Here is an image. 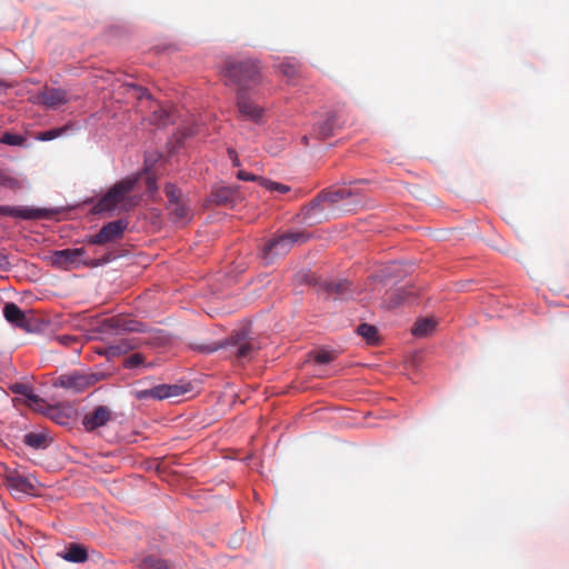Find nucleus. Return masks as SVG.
<instances>
[{
  "label": "nucleus",
  "instance_id": "nucleus-38",
  "mask_svg": "<svg viewBox=\"0 0 569 569\" xmlns=\"http://www.w3.org/2000/svg\"><path fill=\"white\" fill-rule=\"evenodd\" d=\"M228 156L233 164V167H239L240 166V160L238 158V153L236 152L234 149H228Z\"/></svg>",
  "mask_w": 569,
  "mask_h": 569
},
{
  "label": "nucleus",
  "instance_id": "nucleus-2",
  "mask_svg": "<svg viewBox=\"0 0 569 569\" xmlns=\"http://www.w3.org/2000/svg\"><path fill=\"white\" fill-rule=\"evenodd\" d=\"M136 178H126L113 184L108 192L96 203L93 211L96 213L109 212L113 210L129 211L137 201L130 197L134 186Z\"/></svg>",
  "mask_w": 569,
  "mask_h": 569
},
{
  "label": "nucleus",
  "instance_id": "nucleus-30",
  "mask_svg": "<svg viewBox=\"0 0 569 569\" xmlns=\"http://www.w3.org/2000/svg\"><path fill=\"white\" fill-rule=\"evenodd\" d=\"M143 362L144 357L141 353H132L124 359L123 367L128 369H134L140 367Z\"/></svg>",
  "mask_w": 569,
  "mask_h": 569
},
{
  "label": "nucleus",
  "instance_id": "nucleus-7",
  "mask_svg": "<svg viewBox=\"0 0 569 569\" xmlns=\"http://www.w3.org/2000/svg\"><path fill=\"white\" fill-rule=\"evenodd\" d=\"M349 198H353L357 202L360 199V192L358 189L351 187H339L331 188L327 191H322L319 193L311 202L310 208L317 209L320 208L323 202H328L330 204L339 203L340 201H345Z\"/></svg>",
  "mask_w": 569,
  "mask_h": 569
},
{
  "label": "nucleus",
  "instance_id": "nucleus-13",
  "mask_svg": "<svg viewBox=\"0 0 569 569\" xmlns=\"http://www.w3.org/2000/svg\"><path fill=\"white\" fill-rule=\"evenodd\" d=\"M0 216H11L21 219H40L46 217V212L42 209L34 208H14L9 206H0Z\"/></svg>",
  "mask_w": 569,
  "mask_h": 569
},
{
  "label": "nucleus",
  "instance_id": "nucleus-23",
  "mask_svg": "<svg viewBox=\"0 0 569 569\" xmlns=\"http://www.w3.org/2000/svg\"><path fill=\"white\" fill-rule=\"evenodd\" d=\"M10 390L16 395H21L26 397L31 403H39L41 402V398L33 393L32 389L24 383H14L10 387Z\"/></svg>",
  "mask_w": 569,
  "mask_h": 569
},
{
  "label": "nucleus",
  "instance_id": "nucleus-36",
  "mask_svg": "<svg viewBox=\"0 0 569 569\" xmlns=\"http://www.w3.org/2000/svg\"><path fill=\"white\" fill-rule=\"evenodd\" d=\"M237 178L243 181H260V183H262L263 180V178L254 176L243 170L238 171Z\"/></svg>",
  "mask_w": 569,
  "mask_h": 569
},
{
  "label": "nucleus",
  "instance_id": "nucleus-3",
  "mask_svg": "<svg viewBox=\"0 0 569 569\" xmlns=\"http://www.w3.org/2000/svg\"><path fill=\"white\" fill-rule=\"evenodd\" d=\"M84 248L62 249L53 251L51 254V263L57 268L71 270L80 264L87 267H99L112 261L116 257L112 252L103 254L101 258L90 259L86 257Z\"/></svg>",
  "mask_w": 569,
  "mask_h": 569
},
{
  "label": "nucleus",
  "instance_id": "nucleus-28",
  "mask_svg": "<svg viewBox=\"0 0 569 569\" xmlns=\"http://www.w3.org/2000/svg\"><path fill=\"white\" fill-rule=\"evenodd\" d=\"M164 193L168 199V204H171L173 202H178L182 200V193L180 189H178L172 183H167L164 187Z\"/></svg>",
  "mask_w": 569,
  "mask_h": 569
},
{
  "label": "nucleus",
  "instance_id": "nucleus-41",
  "mask_svg": "<svg viewBox=\"0 0 569 569\" xmlns=\"http://www.w3.org/2000/svg\"><path fill=\"white\" fill-rule=\"evenodd\" d=\"M153 184H154V181H150V182H149V188H152V187H153Z\"/></svg>",
  "mask_w": 569,
  "mask_h": 569
},
{
  "label": "nucleus",
  "instance_id": "nucleus-40",
  "mask_svg": "<svg viewBox=\"0 0 569 569\" xmlns=\"http://www.w3.org/2000/svg\"><path fill=\"white\" fill-rule=\"evenodd\" d=\"M309 138L307 136L302 137V142L308 146Z\"/></svg>",
  "mask_w": 569,
  "mask_h": 569
},
{
  "label": "nucleus",
  "instance_id": "nucleus-25",
  "mask_svg": "<svg viewBox=\"0 0 569 569\" xmlns=\"http://www.w3.org/2000/svg\"><path fill=\"white\" fill-rule=\"evenodd\" d=\"M350 282L347 280H338L327 282L325 286V290L328 293H336L339 297H343L346 292L349 290Z\"/></svg>",
  "mask_w": 569,
  "mask_h": 569
},
{
  "label": "nucleus",
  "instance_id": "nucleus-14",
  "mask_svg": "<svg viewBox=\"0 0 569 569\" xmlns=\"http://www.w3.org/2000/svg\"><path fill=\"white\" fill-rule=\"evenodd\" d=\"M3 316L7 321L16 327L21 329H27L29 327V321L24 312L13 302H9L4 306Z\"/></svg>",
  "mask_w": 569,
  "mask_h": 569
},
{
  "label": "nucleus",
  "instance_id": "nucleus-17",
  "mask_svg": "<svg viewBox=\"0 0 569 569\" xmlns=\"http://www.w3.org/2000/svg\"><path fill=\"white\" fill-rule=\"evenodd\" d=\"M61 557L69 562L82 563L88 560V551L84 546L80 543H70Z\"/></svg>",
  "mask_w": 569,
  "mask_h": 569
},
{
  "label": "nucleus",
  "instance_id": "nucleus-11",
  "mask_svg": "<svg viewBox=\"0 0 569 569\" xmlns=\"http://www.w3.org/2000/svg\"><path fill=\"white\" fill-rule=\"evenodd\" d=\"M111 419V411L106 406H98L83 417L82 423L87 431H93L104 426Z\"/></svg>",
  "mask_w": 569,
  "mask_h": 569
},
{
  "label": "nucleus",
  "instance_id": "nucleus-16",
  "mask_svg": "<svg viewBox=\"0 0 569 569\" xmlns=\"http://www.w3.org/2000/svg\"><path fill=\"white\" fill-rule=\"evenodd\" d=\"M236 196L237 189L223 186L211 191L210 200L218 206H229L233 203Z\"/></svg>",
  "mask_w": 569,
  "mask_h": 569
},
{
  "label": "nucleus",
  "instance_id": "nucleus-21",
  "mask_svg": "<svg viewBox=\"0 0 569 569\" xmlns=\"http://www.w3.org/2000/svg\"><path fill=\"white\" fill-rule=\"evenodd\" d=\"M436 320L431 318H423L418 320L411 329L413 336L418 338L427 337L433 332L436 328Z\"/></svg>",
  "mask_w": 569,
  "mask_h": 569
},
{
  "label": "nucleus",
  "instance_id": "nucleus-29",
  "mask_svg": "<svg viewBox=\"0 0 569 569\" xmlns=\"http://www.w3.org/2000/svg\"><path fill=\"white\" fill-rule=\"evenodd\" d=\"M26 139L20 134H14L10 132H6L0 138V143L9 144V146H22Z\"/></svg>",
  "mask_w": 569,
  "mask_h": 569
},
{
  "label": "nucleus",
  "instance_id": "nucleus-1",
  "mask_svg": "<svg viewBox=\"0 0 569 569\" xmlns=\"http://www.w3.org/2000/svg\"><path fill=\"white\" fill-rule=\"evenodd\" d=\"M221 74L227 84L237 87V94L257 92L256 89L263 81L260 64L253 59H226Z\"/></svg>",
  "mask_w": 569,
  "mask_h": 569
},
{
  "label": "nucleus",
  "instance_id": "nucleus-31",
  "mask_svg": "<svg viewBox=\"0 0 569 569\" xmlns=\"http://www.w3.org/2000/svg\"><path fill=\"white\" fill-rule=\"evenodd\" d=\"M133 348V345L127 341H120L119 343L112 345L109 347L108 351L111 356H118L121 353H126L130 349Z\"/></svg>",
  "mask_w": 569,
  "mask_h": 569
},
{
  "label": "nucleus",
  "instance_id": "nucleus-33",
  "mask_svg": "<svg viewBox=\"0 0 569 569\" xmlns=\"http://www.w3.org/2000/svg\"><path fill=\"white\" fill-rule=\"evenodd\" d=\"M66 130H67V128L50 129V130L41 132L39 134L38 139H40L42 141H50V140H53V139L58 138L59 136H61L62 132H64Z\"/></svg>",
  "mask_w": 569,
  "mask_h": 569
},
{
  "label": "nucleus",
  "instance_id": "nucleus-39",
  "mask_svg": "<svg viewBox=\"0 0 569 569\" xmlns=\"http://www.w3.org/2000/svg\"><path fill=\"white\" fill-rule=\"evenodd\" d=\"M196 348L201 352L210 353V352H213L214 350H217L219 348V346L200 345V346H196Z\"/></svg>",
  "mask_w": 569,
  "mask_h": 569
},
{
  "label": "nucleus",
  "instance_id": "nucleus-15",
  "mask_svg": "<svg viewBox=\"0 0 569 569\" xmlns=\"http://www.w3.org/2000/svg\"><path fill=\"white\" fill-rule=\"evenodd\" d=\"M234 351L233 355L238 361L250 360L257 350V346L252 340L244 338H238L233 342Z\"/></svg>",
  "mask_w": 569,
  "mask_h": 569
},
{
  "label": "nucleus",
  "instance_id": "nucleus-9",
  "mask_svg": "<svg viewBox=\"0 0 569 569\" xmlns=\"http://www.w3.org/2000/svg\"><path fill=\"white\" fill-rule=\"evenodd\" d=\"M98 380V376L94 373H82L74 371L60 376L54 382V386L80 392L94 385Z\"/></svg>",
  "mask_w": 569,
  "mask_h": 569
},
{
  "label": "nucleus",
  "instance_id": "nucleus-35",
  "mask_svg": "<svg viewBox=\"0 0 569 569\" xmlns=\"http://www.w3.org/2000/svg\"><path fill=\"white\" fill-rule=\"evenodd\" d=\"M261 184L263 187H266L267 189H269V190H277V191H279L281 193H284V192L289 191V187L288 186H284V184H281V183H278V182H273V181H270V180H267V179H263Z\"/></svg>",
  "mask_w": 569,
  "mask_h": 569
},
{
  "label": "nucleus",
  "instance_id": "nucleus-6",
  "mask_svg": "<svg viewBox=\"0 0 569 569\" xmlns=\"http://www.w3.org/2000/svg\"><path fill=\"white\" fill-rule=\"evenodd\" d=\"M0 477L7 488L16 493L34 495L37 491L36 480L30 476H23L17 469L1 466Z\"/></svg>",
  "mask_w": 569,
  "mask_h": 569
},
{
  "label": "nucleus",
  "instance_id": "nucleus-20",
  "mask_svg": "<svg viewBox=\"0 0 569 569\" xmlns=\"http://www.w3.org/2000/svg\"><path fill=\"white\" fill-rule=\"evenodd\" d=\"M336 114H330L322 122H319L313 128V136L318 139H327L333 134L336 126Z\"/></svg>",
  "mask_w": 569,
  "mask_h": 569
},
{
  "label": "nucleus",
  "instance_id": "nucleus-12",
  "mask_svg": "<svg viewBox=\"0 0 569 569\" xmlns=\"http://www.w3.org/2000/svg\"><path fill=\"white\" fill-rule=\"evenodd\" d=\"M38 99L40 103L54 109L59 106L66 104L69 101V96L63 89L47 87L40 92Z\"/></svg>",
  "mask_w": 569,
  "mask_h": 569
},
{
  "label": "nucleus",
  "instance_id": "nucleus-8",
  "mask_svg": "<svg viewBox=\"0 0 569 569\" xmlns=\"http://www.w3.org/2000/svg\"><path fill=\"white\" fill-rule=\"evenodd\" d=\"M128 228V221L118 219L104 224L97 234L87 238V242L90 244H106L111 241L121 239L126 229Z\"/></svg>",
  "mask_w": 569,
  "mask_h": 569
},
{
  "label": "nucleus",
  "instance_id": "nucleus-37",
  "mask_svg": "<svg viewBox=\"0 0 569 569\" xmlns=\"http://www.w3.org/2000/svg\"><path fill=\"white\" fill-rule=\"evenodd\" d=\"M56 340L63 346H69L77 341L74 337L68 335L58 336Z\"/></svg>",
  "mask_w": 569,
  "mask_h": 569
},
{
  "label": "nucleus",
  "instance_id": "nucleus-34",
  "mask_svg": "<svg viewBox=\"0 0 569 569\" xmlns=\"http://www.w3.org/2000/svg\"><path fill=\"white\" fill-rule=\"evenodd\" d=\"M279 68H280L281 73L289 79L296 78L299 72L298 68L295 64L289 63V62L281 63Z\"/></svg>",
  "mask_w": 569,
  "mask_h": 569
},
{
  "label": "nucleus",
  "instance_id": "nucleus-22",
  "mask_svg": "<svg viewBox=\"0 0 569 569\" xmlns=\"http://www.w3.org/2000/svg\"><path fill=\"white\" fill-rule=\"evenodd\" d=\"M137 566L139 569H170L164 560L153 555L143 557Z\"/></svg>",
  "mask_w": 569,
  "mask_h": 569
},
{
  "label": "nucleus",
  "instance_id": "nucleus-5",
  "mask_svg": "<svg viewBox=\"0 0 569 569\" xmlns=\"http://www.w3.org/2000/svg\"><path fill=\"white\" fill-rule=\"evenodd\" d=\"M190 391V385H157L151 388L140 389L138 387L131 390L132 397L140 401L163 400L177 398Z\"/></svg>",
  "mask_w": 569,
  "mask_h": 569
},
{
  "label": "nucleus",
  "instance_id": "nucleus-18",
  "mask_svg": "<svg viewBox=\"0 0 569 569\" xmlns=\"http://www.w3.org/2000/svg\"><path fill=\"white\" fill-rule=\"evenodd\" d=\"M168 210L177 223H186L191 218V211L183 200L168 204Z\"/></svg>",
  "mask_w": 569,
  "mask_h": 569
},
{
  "label": "nucleus",
  "instance_id": "nucleus-4",
  "mask_svg": "<svg viewBox=\"0 0 569 569\" xmlns=\"http://www.w3.org/2000/svg\"><path fill=\"white\" fill-rule=\"evenodd\" d=\"M309 236L305 232H288L273 237L262 248V258L267 263L274 259L286 256L295 243H302Z\"/></svg>",
  "mask_w": 569,
  "mask_h": 569
},
{
  "label": "nucleus",
  "instance_id": "nucleus-27",
  "mask_svg": "<svg viewBox=\"0 0 569 569\" xmlns=\"http://www.w3.org/2000/svg\"><path fill=\"white\" fill-rule=\"evenodd\" d=\"M112 327L123 330V331H139V323L134 320L127 318H116L111 319Z\"/></svg>",
  "mask_w": 569,
  "mask_h": 569
},
{
  "label": "nucleus",
  "instance_id": "nucleus-19",
  "mask_svg": "<svg viewBox=\"0 0 569 569\" xmlns=\"http://www.w3.org/2000/svg\"><path fill=\"white\" fill-rule=\"evenodd\" d=\"M23 443L32 449H46L51 443V438L46 432H29L23 436Z\"/></svg>",
  "mask_w": 569,
  "mask_h": 569
},
{
  "label": "nucleus",
  "instance_id": "nucleus-26",
  "mask_svg": "<svg viewBox=\"0 0 569 569\" xmlns=\"http://www.w3.org/2000/svg\"><path fill=\"white\" fill-rule=\"evenodd\" d=\"M150 121L156 126L166 127L168 123L171 122V114L167 109L161 107L152 112Z\"/></svg>",
  "mask_w": 569,
  "mask_h": 569
},
{
  "label": "nucleus",
  "instance_id": "nucleus-10",
  "mask_svg": "<svg viewBox=\"0 0 569 569\" xmlns=\"http://www.w3.org/2000/svg\"><path fill=\"white\" fill-rule=\"evenodd\" d=\"M256 94L257 92L237 94V108L244 120L261 123L264 110L254 102Z\"/></svg>",
  "mask_w": 569,
  "mask_h": 569
},
{
  "label": "nucleus",
  "instance_id": "nucleus-24",
  "mask_svg": "<svg viewBox=\"0 0 569 569\" xmlns=\"http://www.w3.org/2000/svg\"><path fill=\"white\" fill-rule=\"evenodd\" d=\"M357 332L368 343H376L378 341V330L375 326L368 323H361L357 328Z\"/></svg>",
  "mask_w": 569,
  "mask_h": 569
},
{
  "label": "nucleus",
  "instance_id": "nucleus-32",
  "mask_svg": "<svg viewBox=\"0 0 569 569\" xmlns=\"http://www.w3.org/2000/svg\"><path fill=\"white\" fill-rule=\"evenodd\" d=\"M336 359V355L332 351L320 350L315 356V361L319 365L330 363Z\"/></svg>",
  "mask_w": 569,
  "mask_h": 569
}]
</instances>
